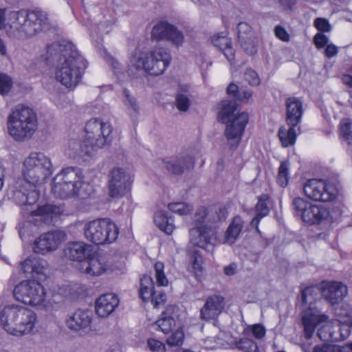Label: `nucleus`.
Masks as SVG:
<instances>
[{"instance_id":"1","label":"nucleus","mask_w":352,"mask_h":352,"mask_svg":"<svg viewBox=\"0 0 352 352\" xmlns=\"http://www.w3.org/2000/svg\"><path fill=\"white\" fill-rule=\"evenodd\" d=\"M47 58L58 57L59 64L55 72L56 80L67 88L77 86L87 66V60L71 43H53L48 46Z\"/></svg>"},{"instance_id":"2","label":"nucleus","mask_w":352,"mask_h":352,"mask_svg":"<svg viewBox=\"0 0 352 352\" xmlns=\"http://www.w3.org/2000/svg\"><path fill=\"white\" fill-rule=\"evenodd\" d=\"M7 34L10 37L23 39L36 36L51 28L47 14L41 10L11 11L7 18Z\"/></svg>"},{"instance_id":"3","label":"nucleus","mask_w":352,"mask_h":352,"mask_svg":"<svg viewBox=\"0 0 352 352\" xmlns=\"http://www.w3.org/2000/svg\"><path fill=\"white\" fill-rule=\"evenodd\" d=\"M85 138L83 141H72L70 148L74 151V157H91L96 150L109 145L113 140V127L109 122L99 118L89 120L85 125Z\"/></svg>"},{"instance_id":"4","label":"nucleus","mask_w":352,"mask_h":352,"mask_svg":"<svg viewBox=\"0 0 352 352\" xmlns=\"http://www.w3.org/2000/svg\"><path fill=\"white\" fill-rule=\"evenodd\" d=\"M37 322L36 314L17 304L4 306L0 311V324L9 334L21 337L31 333Z\"/></svg>"},{"instance_id":"5","label":"nucleus","mask_w":352,"mask_h":352,"mask_svg":"<svg viewBox=\"0 0 352 352\" xmlns=\"http://www.w3.org/2000/svg\"><path fill=\"white\" fill-rule=\"evenodd\" d=\"M218 121L226 124L224 135L230 144L231 148H236L240 144L246 125L248 114L239 113V104L236 100H225L219 104Z\"/></svg>"},{"instance_id":"6","label":"nucleus","mask_w":352,"mask_h":352,"mask_svg":"<svg viewBox=\"0 0 352 352\" xmlns=\"http://www.w3.org/2000/svg\"><path fill=\"white\" fill-rule=\"evenodd\" d=\"M170 61L171 55L168 49L155 47L149 52L133 56L127 73L133 78H138L139 73L143 72L151 76H159L165 72Z\"/></svg>"},{"instance_id":"7","label":"nucleus","mask_w":352,"mask_h":352,"mask_svg":"<svg viewBox=\"0 0 352 352\" xmlns=\"http://www.w3.org/2000/svg\"><path fill=\"white\" fill-rule=\"evenodd\" d=\"M38 128L36 111L27 105L18 104L8 118L9 134L16 141L30 139Z\"/></svg>"},{"instance_id":"8","label":"nucleus","mask_w":352,"mask_h":352,"mask_svg":"<svg viewBox=\"0 0 352 352\" xmlns=\"http://www.w3.org/2000/svg\"><path fill=\"white\" fill-rule=\"evenodd\" d=\"M53 170L48 156L41 152H32L23 162L22 174L27 184L36 186L44 183Z\"/></svg>"},{"instance_id":"9","label":"nucleus","mask_w":352,"mask_h":352,"mask_svg":"<svg viewBox=\"0 0 352 352\" xmlns=\"http://www.w3.org/2000/svg\"><path fill=\"white\" fill-rule=\"evenodd\" d=\"M84 184V175L81 168L69 166L63 168L54 178L52 192L60 199H68L80 195Z\"/></svg>"},{"instance_id":"10","label":"nucleus","mask_w":352,"mask_h":352,"mask_svg":"<svg viewBox=\"0 0 352 352\" xmlns=\"http://www.w3.org/2000/svg\"><path fill=\"white\" fill-rule=\"evenodd\" d=\"M294 217L309 226L327 223L331 216L328 208L309 202L302 197H295L291 204Z\"/></svg>"},{"instance_id":"11","label":"nucleus","mask_w":352,"mask_h":352,"mask_svg":"<svg viewBox=\"0 0 352 352\" xmlns=\"http://www.w3.org/2000/svg\"><path fill=\"white\" fill-rule=\"evenodd\" d=\"M83 230L87 240L97 245L114 242L119 234L117 225L109 218L90 221Z\"/></svg>"},{"instance_id":"12","label":"nucleus","mask_w":352,"mask_h":352,"mask_svg":"<svg viewBox=\"0 0 352 352\" xmlns=\"http://www.w3.org/2000/svg\"><path fill=\"white\" fill-rule=\"evenodd\" d=\"M208 214L207 208L197 209L195 216V228L190 230V241L195 245L210 251L217 239L216 229L204 224Z\"/></svg>"},{"instance_id":"13","label":"nucleus","mask_w":352,"mask_h":352,"mask_svg":"<svg viewBox=\"0 0 352 352\" xmlns=\"http://www.w3.org/2000/svg\"><path fill=\"white\" fill-rule=\"evenodd\" d=\"M13 296L17 301L25 305L38 306L45 302L46 290L36 280H23L14 287Z\"/></svg>"},{"instance_id":"14","label":"nucleus","mask_w":352,"mask_h":352,"mask_svg":"<svg viewBox=\"0 0 352 352\" xmlns=\"http://www.w3.org/2000/svg\"><path fill=\"white\" fill-rule=\"evenodd\" d=\"M303 191L309 199L315 201L331 202L337 198L339 188L333 182L311 179L304 184Z\"/></svg>"},{"instance_id":"15","label":"nucleus","mask_w":352,"mask_h":352,"mask_svg":"<svg viewBox=\"0 0 352 352\" xmlns=\"http://www.w3.org/2000/svg\"><path fill=\"white\" fill-rule=\"evenodd\" d=\"M151 36L153 41H166L177 47L182 46L184 41L183 32L166 21H160L153 27Z\"/></svg>"},{"instance_id":"16","label":"nucleus","mask_w":352,"mask_h":352,"mask_svg":"<svg viewBox=\"0 0 352 352\" xmlns=\"http://www.w3.org/2000/svg\"><path fill=\"white\" fill-rule=\"evenodd\" d=\"M131 182L130 177L122 168H113L109 179V195L112 198H120L129 190Z\"/></svg>"},{"instance_id":"17","label":"nucleus","mask_w":352,"mask_h":352,"mask_svg":"<svg viewBox=\"0 0 352 352\" xmlns=\"http://www.w3.org/2000/svg\"><path fill=\"white\" fill-rule=\"evenodd\" d=\"M65 238V232L60 230L43 233L35 240L33 250L35 253L40 254L52 252L58 248Z\"/></svg>"},{"instance_id":"18","label":"nucleus","mask_w":352,"mask_h":352,"mask_svg":"<svg viewBox=\"0 0 352 352\" xmlns=\"http://www.w3.org/2000/svg\"><path fill=\"white\" fill-rule=\"evenodd\" d=\"M226 306L225 297L220 294L208 296L200 309L199 318L206 322H210L218 318Z\"/></svg>"},{"instance_id":"19","label":"nucleus","mask_w":352,"mask_h":352,"mask_svg":"<svg viewBox=\"0 0 352 352\" xmlns=\"http://www.w3.org/2000/svg\"><path fill=\"white\" fill-rule=\"evenodd\" d=\"M322 298L331 305L341 302L347 294V287L340 281H322L320 286Z\"/></svg>"},{"instance_id":"20","label":"nucleus","mask_w":352,"mask_h":352,"mask_svg":"<svg viewBox=\"0 0 352 352\" xmlns=\"http://www.w3.org/2000/svg\"><path fill=\"white\" fill-rule=\"evenodd\" d=\"M164 167L168 173L175 175H182L185 171L193 168L195 161L188 155H178L164 159Z\"/></svg>"},{"instance_id":"21","label":"nucleus","mask_w":352,"mask_h":352,"mask_svg":"<svg viewBox=\"0 0 352 352\" xmlns=\"http://www.w3.org/2000/svg\"><path fill=\"white\" fill-rule=\"evenodd\" d=\"M92 316L91 311L78 309L67 318L66 325L69 329L74 331L87 329L90 327Z\"/></svg>"},{"instance_id":"22","label":"nucleus","mask_w":352,"mask_h":352,"mask_svg":"<svg viewBox=\"0 0 352 352\" xmlns=\"http://www.w3.org/2000/svg\"><path fill=\"white\" fill-rule=\"evenodd\" d=\"M285 106L287 124L298 126L303 114L302 102L298 98L289 97L285 101Z\"/></svg>"},{"instance_id":"23","label":"nucleus","mask_w":352,"mask_h":352,"mask_svg":"<svg viewBox=\"0 0 352 352\" xmlns=\"http://www.w3.org/2000/svg\"><path fill=\"white\" fill-rule=\"evenodd\" d=\"M118 304L119 299L115 294H103L96 301V313L101 318L107 317L115 310Z\"/></svg>"},{"instance_id":"24","label":"nucleus","mask_w":352,"mask_h":352,"mask_svg":"<svg viewBox=\"0 0 352 352\" xmlns=\"http://www.w3.org/2000/svg\"><path fill=\"white\" fill-rule=\"evenodd\" d=\"M320 322L318 311L316 307L304 308L302 322L304 327L305 337L307 340L312 338L318 323Z\"/></svg>"},{"instance_id":"25","label":"nucleus","mask_w":352,"mask_h":352,"mask_svg":"<svg viewBox=\"0 0 352 352\" xmlns=\"http://www.w3.org/2000/svg\"><path fill=\"white\" fill-rule=\"evenodd\" d=\"M91 250V245L84 242H72L65 249V254L70 260L85 262L86 258H89Z\"/></svg>"},{"instance_id":"26","label":"nucleus","mask_w":352,"mask_h":352,"mask_svg":"<svg viewBox=\"0 0 352 352\" xmlns=\"http://www.w3.org/2000/svg\"><path fill=\"white\" fill-rule=\"evenodd\" d=\"M46 266V261L34 256H30L21 264L23 272L31 274L34 278H41L40 276H45Z\"/></svg>"},{"instance_id":"27","label":"nucleus","mask_w":352,"mask_h":352,"mask_svg":"<svg viewBox=\"0 0 352 352\" xmlns=\"http://www.w3.org/2000/svg\"><path fill=\"white\" fill-rule=\"evenodd\" d=\"M30 188L20 187L14 191L13 198L17 204L21 206H31L35 204L40 196L36 186L29 184Z\"/></svg>"},{"instance_id":"28","label":"nucleus","mask_w":352,"mask_h":352,"mask_svg":"<svg viewBox=\"0 0 352 352\" xmlns=\"http://www.w3.org/2000/svg\"><path fill=\"white\" fill-rule=\"evenodd\" d=\"M63 211L60 206L47 204L39 206L36 210H31L30 215L39 217V221L45 224H50L53 218L60 215Z\"/></svg>"},{"instance_id":"29","label":"nucleus","mask_w":352,"mask_h":352,"mask_svg":"<svg viewBox=\"0 0 352 352\" xmlns=\"http://www.w3.org/2000/svg\"><path fill=\"white\" fill-rule=\"evenodd\" d=\"M244 225L242 217L239 215L234 217L229 224L224 236V243L232 245L237 240Z\"/></svg>"},{"instance_id":"30","label":"nucleus","mask_w":352,"mask_h":352,"mask_svg":"<svg viewBox=\"0 0 352 352\" xmlns=\"http://www.w3.org/2000/svg\"><path fill=\"white\" fill-rule=\"evenodd\" d=\"M340 332L339 321H336L331 324H327L319 329L317 334L322 340L340 342Z\"/></svg>"},{"instance_id":"31","label":"nucleus","mask_w":352,"mask_h":352,"mask_svg":"<svg viewBox=\"0 0 352 352\" xmlns=\"http://www.w3.org/2000/svg\"><path fill=\"white\" fill-rule=\"evenodd\" d=\"M288 129L282 126L279 128L278 136L283 147H288L295 144L297 137V130L300 128L288 125Z\"/></svg>"},{"instance_id":"32","label":"nucleus","mask_w":352,"mask_h":352,"mask_svg":"<svg viewBox=\"0 0 352 352\" xmlns=\"http://www.w3.org/2000/svg\"><path fill=\"white\" fill-rule=\"evenodd\" d=\"M154 221L156 226L167 234H170L175 228L172 217L163 211L155 213Z\"/></svg>"},{"instance_id":"33","label":"nucleus","mask_w":352,"mask_h":352,"mask_svg":"<svg viewBox=\"0 0 352 352\" xmlns=\"http://www.w3.org/2000/svg\"><path fill=\"white\" fill-rule=\"evenodd\" d=\"M85 267V272L92 276H99L105 271L103 264L96 258H89L82 264Z\"/></svg>"},{"instance_id":"34","label":"nucleus","mask_w":352,"mask_h":352,"mask_svg":"<svg viewBox=\"0 0 352 352\" xmlns=\"http://www.w3.org/2000/svg\"><path fill=\"white\" fill-rule=\"evenodd\" d=\"M248 38L238 40V42L243 51L247 54L252 56L256 54L258 51V38L256 36Z\"/></svg>"},{"instance_id":"35","label":"nucleus","mask_w":352,"mask_h":352,"mask_svg":"<svg viewBox=\"0 0 352 352\" xmlns=\"http://www.w3.org/2000/svg\"><path fill=\"white\" fill-rule=\"evenodd\" d=\"M270 201V196L267 194H262L258 197V201L255 205L256 214L261 217H265L270 213V208L268 203Z\"/></svg>"},{"instance_id":"36","label":"nucleus","mask_w":352,"mask_h":352,"mask_svg":"<svg viewBox=\"0 0 352 352\" xmlns=\"http://www.w3.org/2000/svg\"><path fill=\"white\" fill-rule=\"evenodd\" d=\"M340 136L348 144H352V122L350 119L342 120L340 123Z\"/></svg>"},{"instance_id":"37","label":"nucleus","mask_w":352,"mask_h":352,"mask_svg":"<svg viewBox=\"0 0 352 352\" xmlns=\"http://www.w3.org/2000/svg\"><path fill=\"white\" fill-rule=\"evenodd\" d=\"M289 163L288 162H282L278 168V173L276 177L277 183L282 187L287 186L289 182Z\"/></svg>"},{"instance_id":"38","label":"nucleus","mask_w":352,"mask_h":352,"mask_svg":"<svg viewBox=\"0 0 352 352\" xmlns=\"http://www.w3.org/2000/svg\"><path fill=\"white\" fill-rule=\"evenodd\" d=\"M317 289L314 286H309L304 288L300 293V300L302 306L309 305L307 308L314 307L313 306V301L314 300V294L316 293Z\"/></svg>"},{"instance_id":"39","label":"nucleus","mask_w":352,"mask_h":352,"mask_svg":"<svg viewBox=\"0 0 352 352\" xmlns=\"http://www.w3.org/2000/svg\"><path fill=\"white\" fill-rule=\"evenodd\" d=\"M236 29L238 40L248 38V37L256 36L252 28L247 22L243 21L239 23Z\"/></svg>"},{"instance_id":"40","label":"nucleus","mask_w":352,"mask_h":352,"mask_svg":"<svg viewBox=\"0 0 352 352\" xmlns=\"http://www.w3.org/2000/svg\"><path fill=\"white\" fill-rule=\"evenodd\" d=\"M236 347L244 352H258L257 344L249 338H241L236 343Z\"/></svg>"},{"instance_id":"41","label":"nucleus","mask_w":352,"mask_h":352,"mask_svg":"<svg viewBox=\"0 0 352 352\" xmlns=\"http://www.w3.org/2000/svg\"><path fill=\"white\" fill-rule=\"evenodd\" d=\"M164 265L162 262H157L154 265L155 272V278L157 284L159 286H166L168 285V279L164 272Z\"/></svg>"},{"instance_id":"42","label":"nucleus","mask_w":352,"mask_h":352,"mask_svg":"<svg viewBox=\"0 0 352 352\" xmlns=\"http://www.w3.org/2000/svg\"><path fill=\"white\" fill-rule=\"evenodd\" d=\"M168 208L173 212L177 213L180 215H186L188 214L192 209L190 205L184 202L169 204Z\"/></svg>"},{"instance_id":"43","label":"nucleus","mask_w":352,"mask_h":352,"mask_svg":"<svg viewBox=\"0 0 352 352\" xmlns=\"http://www.w3.org/2000/svg\"><path fill=\"white\" fill-rule=\"evenodd\" d=\"M12 87V80L7 74L0 73V94L7 95Z\"/></svg>"},{"instance_id":"44","label":"nucleus","mask_w":352,"mask_h":352,"mask_svg":"<svg viewBox=\"0 0 352 352\" xmlns=\"http://www.w3.org/2000/svg\"><path fill=\"white\" fill-rule=\"evenodd\" d=\"M184 334L182 329H177L167 338L166 344L170 346H180L184 341Z\"/></svg>"},{"instance_id":"45","label":"nucleus","mask_w":352,"mask_h":352,"mask_svg":"<svg viewBox=\"0 0 352 352\" xmlns=\"http://www.w3.org/2000/svg\"><path fill=\"white\" fill-rule=\"evenodd\" d=\"M158 328L164 333H169L173 326L175 325V321L173 318H162L157 321Z\"/></svg>"},{"instance_id":"46","label":"nucleus","mask_w":352,"mask_h":352,"mask_svg":"<svg viewBox=\"0 0 352 352\" xmlns=\"http://www.w3.org/2000/svg\"><path fill=\"white\" fill-rule=\"evenodd\" d=\"M190 102L187 96L179 94L176 96L175 105L181 111H186L190 106Z\"/></svg>"},{"instance_id":"47","label":"nucleus","mask_w":352,"mask_h":352,"mask_svg":"<svg viewBox=\"0 0 352 352\" xmlns=\"http://www.w3.org/2000/svg\"><path fill=\"white\" fill-rule=\"evenodd\" d=\"M192 266L195 272L198 274L202 272L203 258L198 250H194L192 253Z\"/></svg>"},{"instance_id":"48","label":"nucleus","mask_w":352,"mask_h":352,"mask_svg":"<svg viewBox=\"0 0 352 352\" xmlns=\"http://www.w3.org/2000/svg\"><path fill=\"white\" fill-rule=\"evenodd\" d=\"M231 40L230 38L226 36L217 35L212 38V43L213 45L219 48L221 51L226 46H229L231 44Z\"/></svg>"},{"instance_id":"49","label":"nucleus","mask_w":352,"mask_h":352,"mask_svg":"<svg viewBox=\"0 0 352 352\" xmlns=\"http://www.w3.org/2000/svg\"><path fill=\"white\" fill-rule=\"evenodd\" d=\"M314 25L321 33L329 32L331 30V26L329 23V21L324 18H316L314 20Z\"/></svg>"},{"instance_id":"50","label":"nucleus","mask_w":352,"mask_h":352,"mask_svg":"<svg viewBox=\"0 0 352 352\" xmlns=\"http://www.w3.org/2000/svg\"><path fill=\"white\" fill-rule=\"evenodd\" d=\"M244 78L252 86H257L260 84V78L257 73L252 69H246Z\"/></svg>"},{"instance_id":"51","label":"nucleus","mask_w":352,"mask_h":352,"mask_svg":"<svg viewBox=\"0 0 352 352\" xmlns=\"http://www.w3.org/2000/svg\"><path fill=\"white\" fill-rule=\"evenodd\" d=\"M147 345H148L149 349L152 352H165L166 351L165 344L157 340H155L153 338L148 339L147 340Z\"/></svg>"},{"instance_id":"52","label":"nucleus","mask_w":352,"mask_h":352,"mask_svg":"<svg viewBox=\"0 0 352 352\" xmlns=\"http://www.w3.org/2000/svg\"><path fill=\"white\" fill-rule=\"evenodd\" d=\"M153 307L157 308L161 304L165 302L166 300V295L164 292L160 291H155V294L152 295V297L150 298Z\"/></svg>"},{"instance_id":"53","label":"nucleus","mask_w":352,"mask_h":352,"mask_svg":"<svg viewBox=\"0 0 352 352\" xmlns=\"http://www.w3.org/2000/svg\"><path fill=\"white\" fill-rule=\"evenodd\" d=\"M329 42V38L321 32H318L314 37V43L318 49L325 47Z\"/></svg>"},{"instance_id":"54","label":"nucleus","mask_w":352,"mask_h":352,"mask_svg":"<svg viewBox=\"0 0 352 352\" xmlns=\"http://www.w3.org/2000/svg\"><path fill=\"white\" fill-rule=\"evenodd\" d=\"M155 294L154 286L153 287H140L139 290V296L140 298L144 302H148L150 300L152 295Z\"/></svg>"},{"instance_id":"55","label":"nucleus","mask_w":352,"mask_h":352,"mask_svg":"<svg viewBox=\"0 0 352 352\" xmlns=\"http://www.w3.org/2000/svg\"><path fill=\"white\" fill-rule=\"evenodd\" d=\"M274 34L277 38L284 42H288L290 40V36L289 33L281 25H276L274 28Z\"/></svg>"},{"instance_id":"56","label":"nucleus","mask_w":352,"mask_h":352,"mask_svg":"<svg viewBox=\"0 0 352 352\" xmlns=\"http://www.w3.org/2000/svg\"><path fill=\"white\" fill-rule=\"evenodd\" d=\"M338 346L336 344H322L316 345L313 352H337Z\"/></svg>"},{"instance_id":"57","label":"nucleus","mask_w":352,"mask_h":352,"mask_svg":"<svg viewBox=\"0 0 352 352\" xmlns=\"http://www.w3.org/2000/svg\"><path fill=\"white\" fill-rule=\"evenodd\" d=\"M123 94L125 96V98H126V100L129 102V105L131 107V109L135 112H138L139 106L137 103L136 99L130 94V91L127 89H123Z\"/></svg>"},{"instance_id":"58","label":"nucleus","mask_w":352,"mask_h":352,"mask_svg":"<svg viewBox=\"0 0 352 352\" xmlns=\"http://www.w3.org/2000/svg\"><path fill=\"white\" fill-rule=\"evenodd\" d=\"M340 341L346 340L350 335L352 325L339 322Z\"/></svg>"},{"instance_id":"59","label":"nucleus","mask_w":352,"mask_h":352,"mask_svg":"<svg viewBox=\"0 0 352 352\" xmlns=\"http://www.w3.org/2000/svg\"><path fill=\"white\" fill-rule=\"evenodd\" d=\"M178 307L176 305H168L165 310L162 312V316L166 318H173L176 316Z\"/></svg>"},{"instance_id":"60","label":"nucleus","mask_w":352,"mask_h":352,"mask_svg":"<svg viewBox=\"0 0 352 352\" xmlns=\"http://www.w3.org/2000/svg\"><path fill=\"white\" fill-rule=\"evenodd\" d=\"M252 333L254 336L258 339H261L265 335V327L260 324H256L252 327Z\"/></svg>"},{"instance_id":"61","label":"nucleus","mask_w":352,"mask_h":352,"mask_svg":"<svg viewBox=\"0 0 352 352\" xmlns=\"http://www.w3.org/2000/svg\"><path fill=\"white\" fill-rule=\"evenodd\" d=\"M338 52V47H336L333 43L327 44L326 45V48L324 50V55L328 58H331L336 55H337Z\"/></svg>"},{"instance_id":"62","label":"nucleus","mask_w":352,"mask_h":352,"mask_svg":"<svg viewBox=\"0 0 352 352\" xmlns=\"http://www.w3.org/2000/svg\"><path fill=\"white\" fill-rule=\"evenodd\" d=\"M239 87L234 83H230L226 89L227 94L230 96H232L234 98V100H236V99L239 95Z\"/></svg>"},{"instance_id":"63","label":"nucleus","mask_w":352,"mask_h":352,"mask_svg":"<svg viewBox=\"0 0 352 352\" xmlns=\"http://www.w3.org/2000/svg\"><path fill=\"white\" fill-rule=\"evenodd\" d=\"M252 96V92L250 90H239V95L236 99V101L242 102L243 100H248Z\"/></svg>"},{"instance_id":"64","label":"nucleus","mask_w":352,"mask_h":352,"mask_svg":"<svg viewBox=\"0 0 352 352\" xmlns=\"http://www.w3.org/2000/svg\"><path fill=\"white\" fill-rule=\"evenodd\" d=\"M221 51L228 60H232L234 59L235 54L234 50L232 48V43L230 44L229 46L224 47Z\"/></svg>"}]
</instances>
